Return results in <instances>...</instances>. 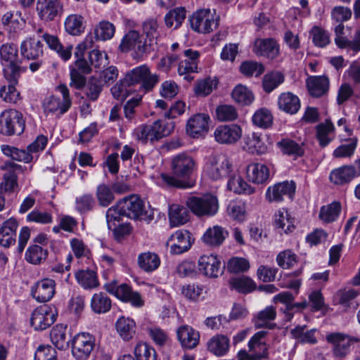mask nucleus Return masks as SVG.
Here are the masks:
<instances>
[{
  "label": "nucleus",
  "instance_id": "1",
  "mask_svg": "<svg viewBox=\"0 0 360 360\" xmlns=\"http://www.w3.org/2000/svg\"><path fill=\"white\" fill-rule=\"evenodd\" d=\"M195 167V162L191 156L186 153H180L172 160L171 167L173 176L162 174L161 178L168 186L181 188L183 187V183L178 178H188Z\"/></svg>",
  "mask_w": 360,
  "mask_h": 360
},
{
  "label": "nucleus",
  "instance_id": "2",
  "mask_svg": "<svg viewBox=\"0 0 360 360\" xmlns=\"http://www.w3.org/2000/svg\"><path fill=\"white\" fill-rule=\"evenodd\" d=\"M174 129V122H163L158 120L150 124H141L137 127L133 132L135 139L146 144L148 142L153 143L164 137L169 136Z\"/></svg>",
  "mask_w": 360,
  "mask_h": 360
},
{
  "label": "nucleus",
  "instance_id": "3",
  "mask_svg": "<svg viewBox=\"0 0 360 360\" xmlns=\"http://www.w3.org/2000/svg\"><path fill=\"white\" fill-rule=\"evenodd\" d=\"M0 59L6 79L16 82L25 68L20 66L18 49L14 44H4L0 47Z\"/></svg>",
  "mask_w": 360,
  "mask_h": 360
},
{
  "label": "nucleus",
  "instance_id": "4",
  "mask_svg": "<svg viewBox=\"0 0 360 360\" xmlns=\"http://www.w3.org/2000/svg\"><path fill=\"white\" fill-rule=\"evenodd\" d=\"M126 81L136 88L139 86V90L143 94L151 90L158 82V76L156 74H152L150 68L146 65H139L125 75Z\"/></svg>",
  "mask_w": 360,
  "mask_h": 360
},
{
  "label": "nucleus",
  "instance_id": "5",
  "mask_svg": "<svg viewBox=\"0 0 360 360\" xmlns=\"http://www.w3.org/2000/svg\"><path fill=\"white\" fill-rule=\"evenodd\" d=\"M25 129L22 114L14 109L4 110L0 115V133L5 136L20 135Z\"/></svg>",
  "mask_w": 360,
  "mask_h": 360
},
{
  "label": "nucleus",
  "instance_id": "6",
  "mask_svg": "<svg viewBox=\"0 0 360 360\" xmlns=\"http://www.w3.org/2000/svg\"><path fill=\"white\" fill-rule=\"evenodd\" d=\"M187 207L198 217H210L214 215L219 209L217 198L210 194L202 197L192 196L186 200Z\"/></svg>",
  "mask_w": 360,
  "mask_h": 360
},
{
  "label": "nucleus",
  "instance_id": "7",
  "mask_svg": "<svg viewBox=\"0 0 360 360\" xmlns=\"http://www.w3.org/2000/svg\"><path fill=\"white\" fill-rule=\"evenodd\" d=\"M72 354L76 360H86L96 346L95 337L89 333H79L71 340Z\"/></svg>",
  "mask_w": 360,
  "mask_h": 360
},
{
  "label": "nucleus",
  "instance_id": "8",
  "mask_svg": "<svg viewBox=\"0 0 360 360\" xmlns=\"http://www.w3.org/2000/svg\"><path fill=\"white\" fill-rule=\"evenodd\" d=\"M193 30L198 33H210L217 27L218 22L210 8L195 11L189 18Z\"/></svg>",
  "mask_w": 360,
  "mask_h": 360
},
{
  "label": "nucleus",
  "instance_id": "9",
  "mask_svg": "<svg viewBox=\"0 0 360 360\" xmlns=\"http://www.w3.org/2000/svg\"><path fill=\"white\" fill-rule=\"evenodd\" d=\"M57 310L54 306L44 304L36 308L30 318L31 326L36 330L48 328L56 320Z\"/></svg>",
  "mask_w": 360,
  "mask_h": 360
},
{
  "label": "nucleus",
  "instance_id": "10",
  "mask_svg": "<svg viewBox=\"0 0 360 360\" xmlns=\"http://www.w3.org/2000/svg\"><path fill=\"white\" fill-rule=\"evenodd\" d=\"M328 342L333 345V355L338 358H344L350 352L353 342H360V339L351 337L342 333H331L326 335Z\"/></svg>",
  "mask_w": 360,
  "mask_h": 360
},
{
  "label": "nucleus",
  "instance_id": "11",
  "mask_svg": "<svg viewBox=\"0 0 360 360\" xmlns=\"http://www.w3.org/2000/svg\"><path fill=\"white\" fill-rule=\"evenodd\" d=\"M232 164L225 155H217L212 157L206 164V172L214 180L226 177L231 171Z\"/></svg>",
  "mask_w": 360,
  "mask_h": 360
},
{
  "label": "nucleus",
  "instance_id": "12",
  "mask_svg": "<svg viewBox=\"0 0 360 360\" xmlns=\"http://www.w3.org/2000/svg\"><path fill=\"white\" fill-rule=\"evenodd\" d=\"M120 49L124 52L134 50L138 56L151 52L146 40L143 41L139 32L136 30H130L124 35L120 44Z\"/></svg>",
  "mask_w": 360,
  "mask_h": 360
},
{
  "label": "nucleus",
  "instance_id": "13",
  "mask_svg": "<svg viewBox=\"0 0 360 360\" xmlns=\"http://www.w3.org/2000/svg\"><path fill=\"white\" fill-rule=\"evenodd\" d=\"M70 86L76 89H81L86 84L85 75L91 73V67L84 58H77L75 63L70 66Z\"/></svg>",
  "mask_w": 360,
  "mask_h": 360
},
{
  "label": "nucleus",
  "instance_id": "14",
  "mask_svg": "<svg viewBox=\"0 0 360 360\" xmlns=\"http://www.w3.org/2000/svg\"><path fill=\"white\" fill-rule=\"evenodd\" d=\"M296 186L294 181H285L269 186L266 191V198L270 202H281L284 197L292 200L295 193Z\"/></svg>",
  "mask_w": 360,
  "mask_h": 360
},
{
  "label": "nucleus",
  "instance_id": "15",
  "mask_svg": "<svg viewBox=\"0 0 360 360\" xmlns=\"http://www.w3.org/2000/svg\"><path fill=\"white\" fill-rule=\"evenodd\" d=\"M210 117L205 113H196L187 121L186 126V134L192 138L204 136L209 129Z\"/></svg>",
  "mask_w": 360,
  "mask_h": 360
},
{
  "label": "nucleus",
  "instance_id": "16",
  "mask_svg": "<svg viewBox=\"0 0 360 360\" xmlns=\"http://www.w3.org/2000/svg\"><path fill=\"white\" fill-rule=\"evenodd\" d=\"M37 11L41 20L52 21L63 13V4L60 0H37Z\"/></svg>",
  "mask_w": 360,
  "mask_h": 360
},
{
  "label": "nucleus",
  "instance_id": "17",
  "mask_svg": "<svg viewBox=\"0 0 360 360\" xmlns=\"http://www.w3.org/2000/svg\"><path fill=\"white\" fill-rule=\"evenodd\" d=\"M124 214L131 219H145L147 212L145 211L143 201L137 195H130L120 200Z\"/></svg>",
  "mask_w": 360,
  "mask_h": 360
},
{
  "label": "nucleus",
  "instance_id": "18",
  "mask_svg": "<svg viewBox=\"0 0 360 360\" xmlns=\"http://www.w3.org/2000/svg\"><path fill=\"white\" fill-rule=\"evenodd\" d=\"M185 59L181 60L178 64V74L183 76L184 79L191 82L193 79V77L191 76V73L198 72V63L200 53L197 51L191 49L184 51Z\"/></svg>",
  "mask_w": 360,
  "mask_h": 360
},
{
  "label": "nucleus",
  "instance_id": "19",
  "mask_svg": "<svg viewBox=\"0 0 360 360\" xmlns=\"http://www.w3.org/2000/svg\"><path fill=\"white\" fill-rule=\"evenodd\" d=\"M224 268L220 259L212 254L202 255L198 259V271L207 277L217 278Z\"/></svg>",
  "mask_w": 360,
  "mask_h": 360
},
{
  "label": "nucleus",
  "instance_id": "20",
  "mask_svg": "<svg viewBox=\"0 0 360 360\" xmlns=\"http://www.w3.org/2000/svg\"><path fill=\"white\" fill-rule=\"evenodd\" d=\"M56 293L54 280L45 278L38 281L31 288V294L39 302H46L51 300Z\"/></svg>",
  "mask_w": 360,
  "mask_h": 360
},
{
  "label": "nucleus",
  "instance_id": "21",
  "mask_svg": "<svg viewBox=\"0 0 360 360\" xmlns=\"http://www.w3.org/2000/svg\"><path fill=\"white\" fill-rule=\"evenodd\" d=\"M252 51L257 56L273 60L279 56L280 46L274 38H258L254 42Z\"/></svg>",
  "mask_w": 360,
  "mask_h": 360
},
{
  "label": "nucleus",
  "instance_id": "22",
  "mask_svg": "<svg viewBox=\"0 0 360 360\" xmlns=\"http://www.w3.org/2000/svg\"><path fill=\"white\" fill-rule=\"evenodd\" d=\"M192 245L191 236L186 230H179L170 236L167 245L170 247V252L174 255H180L188 251Z\"/></svg>",
  "mask_w": 360,
  "mask_h": 360
},
{
  "label": "nucleus",
  "instance_id": "23",
  "mask_svg": "<svg viewBox=\"0 0 360 360\" xmlns=\"http://www.w3.org/2000/svg\"><path fill=\"white\" fill-rule=\"evenodd\" d=\"M242 136V129L235 124L217 127L214 131L215 141L221 144H232L237 142Z\"/></svg>",
  "mask_w": 360,
  "mask_h": 360
},
{
  "label": "nucleus",
  "instance_id": "24",
  "mask_svg": "<svg viewBox=\"0 0 360 360\" xmlns=\"http://www.w3.org/2000/svg\"><path fill=\"white\" fill-rule=\"evenodd\" d=\"M18 221L11 217L0 225V245L8 248L15 244L17 238Z\"/></svg>",
  "mask_w": 360,
  "mask_h": 360
},
{
  "label": "nucleus",
  "instance_id": "25",
  "mask_svg": "<svg viewBox=\"0 0 360 360\" xmlns=\"http://www.w3.org/2000/svg\"><path fill=\"white\" fill-rule=\"evenodd\" d=\"M176 337L181 347L185 349H193L199 344L200 333L188 325H182L176 330Z\"/></svg>",
  "mask_w": 360,
  "mask_h": 360
},
{
  "label": "nucleus",
  "instance_id": "26",
  "mask_svg": "<svg viewBox=\"0 0 360 360\" xmlns=\"http://www.w3.org/2000/svg\"><path fill=\"white\" fill-rule=\"evenodd\" d=\"M270 175L269 169L266 165L262 163H252L246 168L248 179L256 184L266 183Z\"/></svg>",
  "mask_w": 360,
  "mask_h": 360
},
{
  "label": "nucleus",
  "instance_id": "27",
  "mask_svg": "<svg viewBox=\"0 0 360 360\" xmlns=\"http://www.w3.org/2000/svg\"><path fill=\"white\" fill-rule=\"evenodd\" d=\"M20 51L27 60H38L43 55V44L39 39L29 38L22 42Z\"/></svg>",
  "mask_w": 360,
  "mask_h": 360
},
{
  "label": "nucleus",
  "instance_id": "28",
  "mask_svg": "<svg viewBox=\"0 0 360 360\" xmlns=\"http://www.w3.org/2000/svg\"><path fill=\"white\" fill-rule=\"evenodd\" d=\"M356 176L354 166L345 165L333 169L330 174V181L335 185H345Z\"/></svg>",
  "mask_w": 360,
  "mask_h": 360
},
{
  "label": "nucleus",
  "instance_id": "29",
  "mask_svg": "<svg viewBox=\"0 0 360 360\" xmlns=\"http://www.w3.org/2000/svg\"><path fill=\"white\" fill-rule=\"evenodd\" d=\"M278 105L282 111L294 115L300 108L299 98L291 92L282 93L278 98Z\"/></svg>",
  "mask_w": 360,
  "mask_h": 360
},
{
  "label": "nucleus",
  "instance_id": "30",
  "mask_svg": "<svg viewBox=\"0 0 360 360\" xmlns=\"http://www.w3.org/2000/svg\"><path fill=\"white\" fill-rule=\"evenodd\" d=\"M51 342L58 349L63 350L68 347L70 343L68 335V327L63 324H57L50 331Z\"/></svg>",
  "mask_w": 360,
  "mask_h": 360
},
{
  "label": "nucleus",
  "instance_id": "31",
  "mask_svg": "<svg viewBox=\"0 0 360 360\" xmlns=\"http://www.w3.org/2000/svg\"><path fill=\"white\" fill-rule=\"evenodd\" d=\"M307 86L312 96L320 97L328 91L329 80L325 76H311L307 80Z\"/></svg>",
  "mask_w": 360,
  "mask_h": 360
},
{
  "label": "nucleus",
  "instance_id": "32",
  "mask_svg": "<svg viewBox=\"0 0 360 360\" xmlns=\"http://www.w3.org/2000/svg\"><path fill=\"white\" fill-rule=\"evenodd\" d=\"M228 231L220 226L208 229L202 236V240L210 246H219L228 236Z\"/></svg>",
  "mask_w": 360,
  "mask_h": 360
},
{
  "label": "nucleus",
  "instance_id": "33",
  "mask_svg": "<svg viewBox=\"0 0 360 360\" xmlns=\"http://www.w3.org/2000/svg\"><path fill=\"white\" fill-rule=\"evenodd\" d=\"M190 213L188 209L178 204H173L169 207V219L171 226H179L188 221Z\"/></svg>",
  "mask_w": 360,
  "mask_h": 360
},
{
  "label": "nucleus",
  "instance_id": "34",
  "mask_svg": "<svg viewBox=\"0 0 360 360\" xmlns=\"http://www.w3.org/2000/svg\"><path fill=\"white\" fill-rule=\"evenodd\" d=\"M47 44L48 46L55 51L64 60H68L72 56V46L68 45L64 47L58 38L55 35L43 33L41 36Z\"/></svg>",
  "mask_w": 360,
  "mask_h": 360
},
{
  "label": "nucleus",
  "instance_id": "35",
  "mask_svg": "<svg viewBox=\"0 0 360 360\" xmlns=\"http://www.w3.org/2000/svg\"><path fill=\"white\" fill-rule=\"evenodd\" d=\"M65 31L72 36L82 34L85 30L84 18L79 14H70L68 15L64 22Z\"/></svg>",
  "mask_w": 360,
  "mask_h": 360
},
{
  "label": "nucleus",
  "instance_id": "36",
  "mask_svg": "<svg viewBox=\"0 0 360 360\" xmlns=\"http://www.w3.org/2000/svg\"><path fill=\"white\" fill-rule=\"evenodd\" d=\"M207 349L217 356H223L229 349V339L224 335L213 336L207 344Z\"/></svg>",
  "mask_w": 360,
  "mask_h": 360
},
{
  "label": "nucleus",
  "instance_id": "37",
  "mask_svg": "<svg viewBox=\"0 0 360 360\" xmlns=\"http://www.w3.org/2000/svg\"><path fill=\"white\" fill-rule=\"evenodd\" d=\"M158 28L159 24L155 19H149L143 23V32L146 35L145 40L151 51L155 50L158 44V39L160 37Z\"/></svg>",
  "mask_w": 360,
  "mask_h": 360
},
{
  "label": "nucleus",
  "instance_id": "38",
  "mask_svg": "<svg viewBox=\"0 0 360 360\" xmlns=\"http://www.w3.org/2000/svg\"><path fill=\"white\" fill-rule=\"evenodd\" d=\"M276 311L274 307L269 306L264 309L260 311L255 316L253 319L254 325L256 328H266L272 329L275 324L271 323L270 321L275 319Z\"/></svg>",
  "mask_w": 360,
  "mask_h": 360
},
{
  "label": "nucleus",
  "instance_id": "39",
  "mask_svg": "<svg viewBox=\"0 0 360 360\" xmlns=\"http://www.w3.org/2000/svg\"><path fill=\"white\" fill-rule=\"evenodd\" d=\"M115 328L124 341L131 340L136 333V323L133 319L128 317L119 318L115 323Z\"/></svg>",
  "mask_w": 360,
  "mask_h": 360
},
{
  "label": "nucleus",
  "instance_id": "40",
  "mask_svg": "<svg viewBox=\"0 0 360 360\" xmlns=\"http://www.w3.org/2000/svg\"><path fill=\"white\" fill-rule=\"evenodd\" d=\"M244 143V148L249 153L264 154L267 151V146L257 133L253 132L246 135Z\"/></svg>",
  "mask_w": 360,
  "mask_h": 360
},
{
  "label": "nucleus",
  "instance_id": "41",
  "mask_svg": "<svg viewBox=\"0 0 360 360\" xmlns=\"http://www.w3.org/2000/svg\"><path fill=\"white\" fill-rule=\"evenodd\" d=\"M115 296L124 302H130L135 307H141L143 304L139 293L134 292L130 286L125 283L119 285Z\"/></svg>",
  "mask_w": 360,
  "mask_h": 360
},
{
  "label": "nucleus",
  "instance_id": "42",
  "mask_svg": "<svg viewBox=\"0 0 360 360\" xmlns=\"http://www.w3.org/2000/svg\"><path fill=\"white\" fill-rule=\"evenodd\" d=\"M277 146L283 154L292 156L295 158L302 157L304 154L303 143H298L290 139H282L277 143Z\"/></svg>",
  "mask_w": 360,
  "mask_h": 360
},
{
  "label": "nucleus",
  "instance_id": "43",
  "mask_svg": "<svg viewBox=\"0 0 360 360\" xmlns=\"http://www.w3.org/2000/svg\"><path fill=\"white\" fill-rule=\"evenodd\" d=\"M112 307L110 298L103 292L94 294L91 299V308L98 314H105L109 311Z\"/></svg>",
  "mask_w": 360,
  "mask_h": 360
},
{
  "label": "nucleus",
  "instance_id": "44",
  "mask_svg": "<svg viewBox=\"0 0 360 360\" xmlns=\"http://www.w3.org/2000/svg\"><path fill=\"white\" fill-rule=\"evenodd\" d=\"M138 264L139 267L146 272H152L158 268L160 259L157 254L146 252L138 256Z\"/></svg>",
  "mask_w": 360,
  "mask_h": 360
},
{
  "label": "nucleus",
  "instance_id": "45",
  "mask_svg": "<svg viewBox=\"0 0 360 360\" xmlns=\"http://www.w3.org/2000/svg\"><path fill=\"white\" fill-rule=\"evenodd\" d=\"M227 188L229 191L236 194L250 195L255 193V188L249 185L239 175H234L229 179L227 183Z\"/></svg>",
  "mask_w": 360,
  "mask_h": 360
},
{
  "label": "nucleus",
  "instance_id": "46",
  "mask_svg": "<svg viewBox=\"0 0 360 360\" xmlns=\"http://www.w3.org/2000/svg\"><path fill=\"white\" fill-rule=\"evenodd\" d=\"M316 139L321 147H326L333 140V133L335 129L333 124L330 120H326L316 127Z\"/></svg>",
  "mask_w": 360,
  "mask_h": 360
},
{
  "label": "nucleus",
  "instance_id": "47",
  "mask_svg": "<svg viewBox=\"0 0 360 360\" xmlns=\"http://www.w3.org/2000/svg\"><path fill=\"white\" fill-rule=\"evenodd\" d=\"M341 205L339 202L334 201L327 205L321 207L319 217L324 223H331L337 220L340 212Z\"/></svg>",
  "mask_w": 360,
  "mask_h": 360
},
{
  "label": "nucleus",
  "instance_id": "48",
  "mask_svg": "<svg viewBox=\"0 0 360 360\" xmlns=\"http://www.w3.org/2000/svg\"><path fill=\"white\" fill-rule=\"evenodd\" d=\"M48 256V250L37 244L31 245L25 252V260L34 265L40 264Z\"/></svg>",
  "mask_w": 360,
  "mask_h": 360
},
{
  "label": "nucleus",
  "instance_id": "49",
  "mask_svg": "<svg viewBox=\"0 0 360 360\" xmlns=\"http://www.w3.org/2000/svg\"><path fill=\"white\" fill-rule=\"evenodd\" d=\"M75 278L78 283L84 289L95 288L99 285L96 273L93 270L78 271L75 274Z\"/></svg>",
  "mask_w": 360,
  "mask_h": 360
},
{
  "label": "nucleus",
  "instance_id": "50",
  "mask_svg": "<svg viewBox=\"0 0 360 360\" xmlns=\"http://www.w3.org/2000/svg\"><path fill=\"white\" fill-rule=\"evenodd\" d=\"M294 219L290 215L288 210L281 209L278 210L274 215V224L276 229L284 233L292 231L294 229Z\"/></svg>",
  "mask_w": 360,
  "mask_h": 360
},
{
  "label": "nucleus",
  "instance_id": "51",
  "mask_svg": "<svg viewBox=\"0 0 360 360\" xmlns=\"http://www.w3.org/2000/svg\"><path fill=\"white\" fill-rule=\"evenodd\" d=\"M186 15V11L184 7H176L169 11L165 15L164 20L168 28L174 27V29L179 27L184 21Z\"/></svg>",
  "mask_w": 360,
  "mask_h": 360
},
{
  "label": "nucleus",
  "instance_id": "52",
  "mask_svg": "<svg viewBox=\"0 0 360 360\" xmlns=\"http://www.w3.org/2000/svg\"><path fill=\"white\" fill-rule=\"evenodd\" d=\"M111 93L112 96L117 100L124 101L129 95L136 91V89L130 84L129 82L126 81V76L123 79H121L114 86L111 88Z\"/></svg>",
  "mask_w": 360,
  "mask_h": 360
},
{
  "label": "nucleus",
  "instance_id": "53",
  "mask_svg": "<svg viewBox=\"0 0 360 360\" xmlns=\"http://www.w3.org/2000/svg\"><path fill=\"white\" fill-rule=\"evenodd\" d=\"M231 95L233 99L242 105H248L255 99L252 92L247 86L242 84L236 86L232 91Z\"/></svg>",
  "mask_w": 360,
  "mask_h": 360
},
{
  "label": "nucleus",
  "instance_id": "54",
  "mask_svg": "<svg viewBox=\"0 0 360 360\" xmlns=\"http://www.w3.org/2000/svg\"><path fill=\"white\" fill-rule=\"evenodd\" d=\"M231 288L239 292L248 293L255 289V282L249 277L241 276L233 277L229 280Z\"/></svg>",
  "mask_w": 360,
  "mask_h": 360
},
{
  "label": "nucleus",
  "instance_id": "55",
  "mask_svg": "<svg viewBox=\"0 0 360 360\" xmlns=\"http://www.w3.org/2000/svg\"><path fill=\"white\" fill-rule=\"evenodd\" d=\"M115 32V27L112 22L103 20L96 25L94 34L97 40L106 41L113 37Z\"/></svg>",
  "mask_w": 360,
  "mask_h": 360
},
{
  "label": "nucleus",
  "instance_id": "56",
  "mask_svg": "<svg viewBox=\"0 0 360 360\" xmlns=\"http://www.w3.org/2000/svg\"><path fill=\"white\" fill-rule=\"evenodd\" d=\"M252 121L254 125L262 129H267L273 124V115L269 109L262 108L253 114Z\"/></svg>",
  "mask_w": 360,
  "mask_h": 360
},
{
  "label": "nucleus",
  "instance_id": "57",
  "mask_svg": "<svg viewBox=\"0 0 360 360\" xmlns=\"http://www.w3.org/2000/svg\"><path fill=\"white\" fill-rule=\"evenodd\" d=\"M284 82V75L278 71H273L266 74L262 79L263 89L270 93Z\"/></svg>",
  "mask_w": 360,
  "mask_h": 360
},
{
  "label": "nucleus",
  "instance_id": "58",
  "mask_svg": "<svg viewBox=\"0 0 360 360\" xmlns=\"http://www.w3.org/2000/svg\"><path fill=\"white\" fill-rule=\"evenodd\" d=\"M1 148L5 155L11 158L14 160L30 162L32 160V155L29 151L20 150L8 145H2Z\"/></svg>",
  "mask_w": 360,
  "mask_h": 360
},
{
  "label": "nucleus",
  "instance_id": "59",
  "mask_svg": "<svg viewBox=\"0 0 360 360\" xmlns=\"http://www.w3.org/2000/svg\"><path fill=\"white\" fill-rule=\"evenodd\" d=\"M96 196L98 203L103 207L110 205L115 200L112 191L106 184H100L97 186Z\"/></svg>",
  "mask_w": 360,
  "mask_h": 360
},
{
  "label": "nucleus",
  "instance_id": "60",
  "mask_svg": "<svg viewBox=\"0 0 360 360\" xmlns=\"http://www.w3.org/2000/svg\"><path fill=\"white\" fill-rule=\"evenodd\" d=\"M63 103L59 97L56 96H50L46 98L43 102V108L46 114H53L58 112L59 115L65 113L68 110H65Z\"/></svg>",
  "mask_w": 360,
  "mask_h": 360
},
{
  "label": "nucleus",
  "instance_id": "61",
  "mask_svg": "<svg viewBox=\"0 0 360 360\" xmlns=\"http://www.w3.org/2000/svg\"><path fill=\"white\" fill-rule=\"evenodd\" d=\"M95 206L96 200L91 194H83L75 199V209L81 214H85L93 210Z\"/></svg>",
  "mask_w": 360,
  "mask_h": 360
},
{
  "label": "nucleus",
  "instance_id": "62",
  "mask_svg": "<svg viewBox=\"0 0 360 360\" xmlns=\"http://www.w3.org/2000/svg\"><path fill=\"white\" fill-rule=\"evenodd\" d=\"M9 82L8 86H3L0 89V97L6 102L10 103H16L20 100V93L17 91L15 86L18 84L13 82L11 79H7Z\"/></svg>",
  "mask_w": 360,
  "mask_h": 360
},
{
  "label": "nucleus",
  "instance_id": "63",
  "mask_svg": "<svg viewBox=\"0 0 360 360\" xmlns=\"http://www.w3.org/2000/svg\"><path fill=\"white\" fill-rule=\"evenodd\" d=\"M136 360H156L155 349L145 342L138 343L134 351Z\"/></svg>",
  "mask_w": 360,
  "mask_h": 360
},
{
  "label": "nucleus",
  "instance_id": "64",
  "mask_svg": "<svg viewBox=\"0 0 360 360\" xmlns=\"http://www.w3.org/2000/svg\"><path fill=\"white\" fill-rule=\"evenodd\" d=\"M102 90L103 85L101 82L95 77H91L86 85L85 95L90 101H96L98 98Z\"/></svg>",
  "mask_w": 360,
  "mask_h": 360
}]
</instances>
